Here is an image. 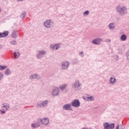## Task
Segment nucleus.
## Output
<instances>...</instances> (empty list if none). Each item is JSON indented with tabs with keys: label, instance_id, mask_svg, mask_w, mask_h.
Returning <instances> with one entry per match:
<instances>
[{
	"label": "nucleus",
	"instance_id": "f257e3e1",
	"mask_svg": "<svg viewBox=\"0 0 129 129\" xmlns=\"http://www.w3.org/2000/svg\"><path fill=\"white\" fill-rule=\"evenodd\" d=\"M116 11L120 16H124L127 14V9L125 6L121 7L120 5H118L116 8Z\"/></svg>",
	"mask_w": 129,
	"mask_h": 129
},
{
	"label": "nucleus",
	"instance_id": "f03ea898",
	"mask_svg": "<svg viewBox=\"0 0 129 129\" xmlns=\"http://www.w3.org/2000/svg\"><path fill=\"white\" fill-rule=\"evenodd\" d=\"M49 100L40 101L37 103L36 107L37 108H46L48 106Z\"/></svg>",
	"mask_w": 129,
	"mask_h": 129
},
{
	"label": "nucleus",
	"instance_id": "7ed1b4c3",
	"mask_svg": "<svg viewBox=\"0 0 129 129\" xmlns=\"http://www.w3.org/2000/svg\"><path fill=\"white\" fill-rule=\"evenodd\" d=\"M81 86H82V85H81V84L79 82V81L78 80H76L72 85L73 88H74L76 91L81 90Z\"/></svg>",
	"mask_w": 129,
	"mask_h": 129
},
{
	"label": "nucleus",
	"instance_id": "20e7f679",
	"mask_svg": "<svg viewBox=\"0 0 129 129\" xmlns=\"http://www.w3.org/2000/svg\"><path fill=\"white\" fill-rule=\"evenodd\" d=\"M53 24H54V22H53L51 20H47L44 22L43 25L47 29H49V28H51V26H52Z\"/></svg>",
	"mask_w": 129,
	"mask_h": 129
},
{
	"label": "nucleus",
	"instance_id": "39448f33",
	"mask_svg": "<svg viewBox=\"0 0 129 129\" xmlns=\"http://www.w3.org/2000/svg\"><path fill=\"white\" fill-rule=\"evenodd\" d=\"M38 121H40L42 124H44V125H48L50 122V120L48 118H43V119L39 118Z\"/></svg>",
	"mask_w": 129,
	"mask_h": 129
},
{
	"label": "nucleus",
	"instance_id": "423d86ee",
	"mask_svg": "<svg viewBox=\"0 0 129 129\" xmlns=\"http://www.w3.org/2000/svg\"><path fill=\"white\" fill-rule=\"evenodd\" d=\"M104 129H113L114 128L115 124L114 123H108V122H106L103 123Z\"/></svg>",
	"mask_w": 129,
	"mask_h": 129
},
{
	"label": "nucleus",
	"instance_id": "0eeeda50",
	"mask_svg": "<svg viewBox=\"0 0 129 129\" xmlns=\"http://www.w3.org/2000/svg\"><path fill=\"white\" fill-rule=\"evenodd\" d=\"M71 104L74 107H79L80 106V101L78 99H75L72 101Z\"/></svg>",
	"mask_w": 129,
	"mask_h": 129
},
{
	"label": "nucleus",
	"instance_id": "6e6552de",
	"mask_svg": "<svg viewBox=\"0 0 129 129\" xmlns=\"http://www.w3.org/2000/svg\"><path fill=\"white\" fill-rule=\"evenodd\" d=\"M46 54H47L46 51L44 50H39V53L37 54V59H42L44 55H46Z\"/></svg>",
	"mask_w": 129,
	"mask_h": 129
},
{
	"label": "nucleus",
	"instance_id": "1a4fd4ad",
	"mask_svg": "<svg viewBox=\"0 0 129 129\" xmlns=\"http://www.w3.org/2000/svg\"><path fill=\"white\" fill-rule=\"evenodd\" d=\"M70 64L69 62L67 61H62L61 62V69H62V70H67V69H68Z\"/></svg>",
	"mask_w": 129,
	"mask_h": 129
},
{
	"label": "nucleus",
	"instance_id": "9d476101",
	"mask_svg": "<svg viewBox=\"0 0 129 129\" xmlns=\"http://www.w3.org/2000/svg\"><path fill=\"white\" fill-rule=\"evenodd\" d=\"M101 42H102V39L100 38H97L92 41V43L94 45H100Z\"/></svg>",
	"mask_w": 129,
	"mask_h": 129
},
{
	"label": "nucleus",
	"instance_id": "9b49d317",
	"mask_svg": "<svg viewBox=\"0 0 129 129\" xmlns=\"http://www.w3.org/2000/svg\"><path fill=\"white\" fill-rule=\"evenodd\" d=\"M71 105H72L69 103L65 104L62 106V108L65 110H73V109H72L71 108Z\"/></svg>",
	"mask_w": 129,
	"mask_h": 129
},
{
	"label": "nucleus",
	"instance_id": "f8f14e48",
	"mask_svg": "<svg viewBox=\"0 0 129 129\" xmlns=\"http://www.w3.org/2000/svg\"><path fill=\"white\" fill-rule=\"evenodd\" d=\"M59 94V88H55L53 89L52 91V96H57Z\"/></svg>",
	"mask_w": 129,
	"mask_h": 129
},
{
	"label": "nucleus",
	"instance_id": "ddd939ff",
	"mask_svg": "<svg viewBox=\"0 0 129 129\" xmlns=\"http://www.w3.org/2000/svg\"><path fill=\"white\" fill-rule=\"evenodd\" d=\"M38 76H40L39 75L37 74H32L30 77H29V79L30 80H33V79H36L38 78Z\"/></svg>",
	"mask_w": 129,
	"mask_h": 129
},
{
	"label": "nucleus",
	"instance_id": "4468645a",
	"mask_svg": "<svg viewBox=\"0 0 129 129\" xmlns=\"http://www.w3.org/2000/svg\"><path fill=\"white\" fill-rule=\"evenodd\" d=\"M109 82L110 84L114 85L115 84V82H116V79L115 78L111 77L110 78Z\"/></svg>",
	"mask_w": 129,
	"mask_h": 129
},
{
	"label": "nucleus",
	"instance_id": "2eb2a0df",
	"mask_svg": "<svg viewBox=\"0 0 129 129\" xmlns=\"http://www.w3.org/2000/svg\"><path fill=\"white\" fill-rule=\"evenodd\" d=\"M26 16H27V13L26 11H23L21 14H20V18L22 19V20H24L26 18Z\"/></svg>",
	"mask_w": 129,
	"mask_h": 129
},
{
	"label": "nucleus",
	"instance_id": "dca6fc26",
	"mask_svg": "<svg viewBox=\"0 0 129 129\" xmlns=\"http://www.w3.org/2000/svg\"><path fill=\"white\" fill-rule=\"evenodd\" d=\"M13 55L14 56V57L15 59H19V57H20V52H17V51H15L13 53Z\"/></svg>",
	"mask_w": 129,
	"mask_h": 129
},
{
	"label": "nucleus",
	"instance_id": "f3484780",
	"mask_svg": "<svg viewBox=\"0 0 129 129\" xmlns=\"http://www.w3.org/2000/svg\"><path fill=\"white\" fill-rule=\"evenodd\" d=\"M2 107L6 108V110H8L10 108V105L8 103H4L2 104Z\"/></svg>",
	"mask_w": 129,
	"mask_h": 129
},
{
	"label": "nucleus",
	"instance_id": "a211bd4d",
	"mask_svg": "<svg viewBox=\"0 0 129 129\" xmlns=\"http://www.w3.org/2000/svg\"><path fill=\"white\" fill-rule=\"evenodd\" d=\"M108 27L110 30H114L115 26H114V24L113 23H111L109 24Z\"/></svg>",
	"mask_w": 129,
	"mask_h": 129
},
{
	"label": "nucleus",
	"instance_id": "6ab92c4d",
	"mask_svg": "<svg viewBox=\"0 0 129 129\" xmlns=\"http://www.w3.org/2000/svg\"><path fill=\"white\" fill-rule=\"evenodd\" d=\"M33 128H36V127H39L40 126V123H35L31 124Z\"/></svg>",
	"mask_w": 129,
	"mask_h": 129
},
{
	"label": "nucleus",
	"instance_id": "aec40b11",
	"mask_svg": "<svg viewBox=\"0 0 129 129\" xmlns=\"http://www.w3.org/2000/svg\"><path fill=\"white\" fill-rule=\"evenodd\" d=\"M4 74L5 75H7V76H9V75H11V70L9 69H7L5 73H4Z\"/></svg>",
	"mask_w": 129,
	"mask_h": 129
},
{
	"label": "nucleus",
	"instance_id": "412c9836",
	"mask_svg": "<svg viewBox=\"0 0 129 129\" xmlns=\"http://www.w3.org/2000/svg\"><path fill=\"white\" fill-rule=\"evenodd\" d=\"M67 86H68V85L67 84H63L61 86H60L59 88L60 89V90H65V88H66V87H67Z\"/></svg>",
	"mask_w": 129,
	"mask_h": 129
},
{
	"label": "nucleus",
	"instance_id": "4be33fe9",
	"mask_svg": "<svg viewBox=\"0 0 129 129\" xmlns=\"http://www.w3.org/2000/svg\"><path fill=\"white\" fill-rule=\"evenodd\" d=\"M120 39L121 41H125L126 40V35L125 34H122L120 36Z\"/></svg>",
	"mask_w": 129,
	"mask_h": 129
},
{
	"label": "nucleus",
	"instance_id": "5701e85b",
	"mask_svg": "<svg viewBox=\"0 0 129 129\" xmlns=\"http://www.w3.org/2000/svg\"><path fill=\"white\" fill-rule=\"evenodd\" d=\"M2 35L3 36V38H5L6 37H8L9 36V32L8 31H5L3 33H2Z\"/></svg>",
	"mask_w": 129,
	"mask_h": 129
},
{
	"label": "nucleus",
	"instance_id": "b1692460",
	"mask_svg": "<svg viewBox=\"0 0 129 129\" xmlns=\"http://www.w3.org/2000/svg\"><path fill=\"white\" fill-rule=\"evenodd\" d=\"M12 35L13 38H17V37H18V35H17V32H16V31H13L12 33Z\"/></svg>",
	"mask_w": 129,
	"mask_h": 129
},
{
	"label": "nucleus",
	"instance_id": "393cba45",
	"mask_svg": "<svg viewBox=\"0 0 129 129\" xmlns=\"http://www.w3.org/2000/svg\"><path fill=\"white\" fill-rule=\"evenodd\" d=\"M116 129H124V126L121 124L117 125Z\"/></svg>",
	"mask_w": 129,
	"mask_h": 129
},
{
	"label": "nucleus",
	"instance_id": "a878e982",
	"mask_svg": "<svg viewBox=\"0 0 129 129\" xmlns=\"http://www.w3.org/2000/svg\"><path fill=\"white\" fill-rule=\"evenodd\" d=\"M7 68V66H1L0 65V70L1 71H3V70H5Z\"/></svg>",
	"mask_w": 129,
	"mask_h": 129
},
{
	"label": "nucleus",
	"instance_id": "bb28decb",
	"mask_svg": "<svg viewBox=\"0 0 129 129\" xmlns=\"http://www.w3.org/2000/svg\"><path fill=\"white\" fill-rule=\"evenodd\" d=\"M50 48H52V49H53V50H56V44H51L50 45Z\"/></svg>",
	"mask_w": 129,
	"mask_h": 129
},
{
	"label": "nucleus",
	"instance_id": "cd10ccee",
	"mask_svg": "<svg viewBox=\"0 0 129 129\" xmlns=\"http://www.w3.org/2000/svg\"><path fill=\"white\" fill-rule=\"evenodd\" d=\"M11 45H17V40H12L10 42Z\"/></svg>",
	"mask_w": 129,
	"mask_h": 129
},
{
	"label": "nucleus",
	"instance_id": "c85d7f7f",
	"mask_svg": "<svg viewBox=\"0 0 129 129\" xmlns=\"http://www.w3.org/2000/svg\"><path fill=\"white\" fill-rule=\"evenodd\" d=\"M89 14V11L87 10L86 11H85L83 13V15L84 16H88V15Z\"/></svg>",
	"mask_w": 129,
	"mask_h": 129
},
{
	"label": "nucleus",
	"instance_id": "c756f323",
	"mask_svg": "<svg viewBox=\"0 0 129 129\" xmlns=\"http://www.w3.org/2000/svg\"><path fill=\"white\" fill-rule=\"evenodd\" d=\"M126 57L127 60H129V49L128 50V51H127L126 53Z\"/></svg>",
	"mask_w": 129,
	"mask_h": 129
},
{
	"label": "nucleus",
	"instance_id": "7c9ffc66",
	"mask_svg": "<svg viewBox=\"0 0 129 129\" xmlns=\"http://www.w3.org/2000/svg\"><path fill=\"white\" fill-rule=\"evenodd\" d=\"M4 78V74L3 73H0V81Z\"/></svg>",
	"mask_w": 129,
	"mask_h": 129
},
{
	"label": "nucleus",
	"instance_id": "2f4dec72",
	"mask_svg": "<svg viewBox=\"0 0 129 129\" xmlns=\"http://www.w3.org/2000/svg\"><path fill=\"white\" fill-rule=\"evenodd\" d=\"M0 113L1 114H5V113H6V111L4 109H3V110H0Z\"/></svg>",
	"mask_w": 129,
	"mask_h": 129
},
{
	"label": "nucleus",
	"instance_id": "473e14b6",
	"mask_svg": "<svg viewBox=\"0 0 129 129\" xmlns=\"http://www.w3.org/2000/svg\"><path fill=\"white\" fill-rule=\"evenodd\" d=\"M19 108H21V107H18V105H15L14 108V110H17V109H19Z\"/></svg>",
	"mask_w": 129,
	"mask_h": 129
},
{
	"label": "nucleus",
	"instance_id": "72a5a7b5",
	"mask_svg": "<svg viewBox=\"0 0 129 129\" xmlns=\"http://www.w3.org/2000/svg\"><path fill=\"white\" fill-rule=\"evenodd\" d=\"M55 50H58L59 48H60V45L59 44H55Z\"/></svg>",
	"mask_w": 129,
	"mask_h": 129
},
{
	"label": "nucleus",
	"instance_id": "f704fd0d",
	"mask_svg": "<svg viewBox=\"0 0 129 129\" xmlns=\"http://www.w3.org/2000/svg\"><path fill=\"white\" fill-rule=\"evenodd\" d=\"M84 99H85V100H87L88 101H89V100H90V97H84Z\"/></svg>",
	"mask_w": 129,
	"mask_h": 129
},
{
	"label": "nucleus",
	"instance_id": "c9c22d12",
	"mask_svg": "<svg viewBox=\"0 0 129 129\" xmlns=\"http://www.w3.org/2000/svg\"><path fill=\"white\" fill-rule=\"evenodd\" d=\"M83 54V52L82 51V52H80L79 53V55H80V56H81V57H84V54Z\"/></svg>",
	"mask_w": 129,
	"mask_h": 129
},
{
	"label": "nucleus",
	"instance_id": "e433bc0d",
	"mask_svg": "<svg viewBox=\"0 0 129 129\" xmlns=\"http://www.w3.org/2000/svg\"><path fill=\"white\" fill-rule=\"evenodd\" d=\"M90 100L91 101H92V100H94V99L93 98V96H90Z\"/></svg>",
	"mask_w": 129,
	"mask_h": 129
},
{
	"label": "nucleus",
	"instance_id": "4c0bfd02",
	"mask_svg": "<svg viewBox=\"0 0 129 129\" xmlns=\"http://www.w3.org/2000/svg\"><path fill=\"white\" fill-rule=\"evenodd\" d=\"M4 38V36L3 35V33L0 32V38Z\"/></svg>",
	"mask_w": 129,
	"mask_h": 129
},
{
	"label": "nucleus",
	"instance_id": "58836bf2",
	"mask_svg": "<svg viewBox=\"0 0 129 129\" xmlns=\"http://www.w3.org/2000/svg\"><path fill=\"white\" fill-rule=\"evenodd\" d=\"M17 2H23V1H24V0H17Z\"/></svg>",
	"mask_w": 129,
	"mask_h": 129
},
{
	"label": "nucleus",
	"instance_id": "ea45409f",
	"mask_svg": "<svg viewBox=\"0 0 129 129\" xmlns=\"http://www.w3.org/2000/svg\"><path fill=\"white\" fill-rule=\"evenodd\" d=\"M2 12V8L0 7V13Z\"/></svg>",
	"mask_w": 129,
	"mask_h": 129
},
{
	"label": "nucleus",
	"instance_id": "a19ab883",
	"mask_svg": "<svg viewBox=\"0 0 129 129\" xmlns=\"http://www.w3.org/2000/svg\"><path fill=\"white\" fill-rule=\"evenodd\" d=\"M108 41L109 42H111V40H110V39H108Z\"/></svg>",
	"mask_w": 129,
	"mask_h": 129
},
{
	"label": "nucleus",
	"instance_id": "79ce46f5",
	"mask_svg": "<svg viewBox=\"0 0 129 129\" xmlns=\"http://www.w3.org/2000/svg\"><path fill=\"white\" fill-rule=\"evenodd\" d=\"M1 49H2V46H1V45L0 44V50H1Z\"/></svg>",
	"mask_w": 129,
	"mask_h": 129
},
{
	"label": "nucleus",
	"instance_id": "37998d69",
	"mask_svg": "<svg viewBox=\"0 0 129 129\" xmlns=\"http://www.w3.org/2000/svg\"><path fill=\"white\" fill-rule=\"evenodd\" d=\"M75 61H76V59H75Z\"/></svg>",
	"mask_w": 129,
	"mask_h": 129
},
{
	"label": "nucleus",
	"instance_id": "c03bdc74",
	"mask_svg": "<svg viewBox=\"0 0 129 129\" xmlns=\"http://www.w3.org/2000/svg\"><path fill=\"white\" fill-rule=\"evenodd\" d=\"M37 79H38V80H39V78H37Z\"/></svg>",
	"mask_w": 129,
	"mask_h": 129
}]
</instances>
